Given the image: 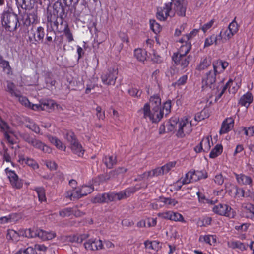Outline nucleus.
I'll return each instance as SVG.
<instances>
[{
  "label": "nucleus",
  "instance_id": "nucleus-13",
  "mask_svg": "<svg viewBox=\"0 0 254 254\" xmlns=\"http://www.w3.org/2000/svg\"><path fill=\"white\" fill-rule=\"evenodd\" d=\"M234 121L232 118H226L222 123L219 131L220 134H224L229 132L234 127Z\"/></svg>",
  "mask_w": 254,
  "mask_h": 254
},
{
  "label": "nucleus",
  "instance_id": "nucleus-22",
  "mask_svg": "<svg viewBox=\"0 0 254 254\" xmlns=\"http://www.w3.org/2000/svg\"><path fill=\"white\" fill-rule=\"evenodd\" d=\"M211 64V58L210 57H203L199 64L197 66L196 69L201 71L206 69Z\"/></svg>",
  "mask_w": 254,
  "mask_h": 254
},
{
  "label": "nucleus",
  "instance_id": "nucleus-2",
  "mask_svg": "<svg viewBox=\"0 0 254 254\" xmlns=\"http://www.w3.org/2000/svg\"><path fill=\"white\" fill-rule=\"evenodd\" d=\"M18 19L17 15L14 13L4 12L2 15V24L5 29L9 31L17 28Z\"/></svg>",
  "mask_w": 254,
  "mask_h": 254
},
{
  "label": "nucleus",
  "instance_id": "nucleus-62",
  "mask_svg": "<svg viewBox=\"0 0 254 254\" xmlns=\"http://www.w3.org/2000/svg\"><path fill=\"white\" fill-rule=\"evenodd\" d=\"M20 137L29 144H31L34 138L27 133H23L20 135Z\"/></svg>",
  "mask_w": 254,
  "mask_h": 254
},
{
  "label": "nucleus",
  "instance_id": "nucleus-12",
  "mask_svg": "<svg viewBox=\"0 0 254 254\" xmlns=\"http://www.w3.org/2000/svg\"><path fill=\"white\" fill-rule=\"evenodd\" d=\"M234 175L236 179L237 183L240 185H245L251 186L253 184V180L252 178L244 174L234 173Z\"/></svg>",
  "mask_w": 254,
  "mask_h": 254
},
{
  "label": "nucleus",
  "instance_id": "nucleus-53",
  "mask_svg": "<svg viewBox=\"0 0 254 254\" xmlns=\"http://www.w3.org/2000/svg\"><path fill=\"white\" fill-rule=\"evenodd\" d=\"M64 33L65 35L67 38L68 41L69 42H72L73 40V37L72 36V34L71 33L68 25L66 24L64 29Z\"/></svg>",
  "mask_w": 254,
  "mask_h": 254
},
{
  "label": "nucleus",
  "instance_id": "nucleus-26",
  "mask_svg": "<svg viewBox=\"0 0 254 254\" xmlns=\"http://www.w3.org/2000/svg\"><path fill=\"white\" fill-rule=\"evenodd\" d=\"M45 36L44 29L41 26L38 27L33 33V38L35 42H42Z\"/></svg>",
  "mask_w": 254,
  "mask_h": 254
},
{
  "label": "nucleus",
  "instance_id": "nucleus-3",
  "mask_svg": "<svg viewBox=\"0 0 254 254\" xmlns=\"http://www.w3.org/2000/svg\"><path fill=\"white\" fill-rule=\"evenodd\" d=\"M207 177V173L205 170H190L186 174L185 177L182 182L183 184H187L190 182L197 181L200 179H206Z\"/></svg>",
  "mask_w": 254,
  "mask_h": 254
},
{
  "label": "nucleus",
  "instance_id": "nucleus-51",
  "mask_svg": "<svg viewBox=\"0 0 254 254\" xmlns=\"http://www.w3.org/2000/svg\"><path fill=\"white\" fill-rule=\"evenodd\" d=\"M65 138L70 143H74L77 141L74 133L71 131H68L65 134Z\"/></svg>",
  "mask_w": 254,
  "mask_h": 254
},
{
  "label": "nucleus",
  "instance_id": "nucleus-33",
  "mask_svg": "<svg viewBox=\"0 0 254 254\" xmlns=\"http://www.w3.org/2000/svg\"><path fill=\"white\" fill-rule=\"evenodd\" d=\"M50 141L58 149L62 150H65L66 146L57 137L50 136Z\"/></svg>",
  "mask_w": 254,
  "mask_h": 254
},
{
  "label": "nucleus",
  "instance_id": "nucleus-7",
  "mask_svg": "<svg viewBox=\"0 0 254 254\" xmlns=\"http://www.w3.org/2000/svg\"><path fill=\"white\" fill-rule=\"evenodd\" d=\"M172 2L166 3L163 7L157 8V17L161 21H165L168 16H174V13L172 11Z\"/></svg>",
  "mask_w": 254,
  "mask_h": 254
},
{
  "label": "nucleus",
  "instance_id": "nucleus-61",
  "mask_svg": "<svg viewBox=\"0 0 254 254\" xmlns=\"http://www.w3.org/2000/svg\"><path fill=\"white\" fill-rule=\"evenodd\" d=\"M172 211H168L158 213L157 215L159 217L163 219L170 220L171 219Z\"/></svg>",
  "mask_w": 254,
  "mask_h": 254
},
{
  "label": "nucleus",
  "instance_id": "nucleus-31",
  "mask_svg": "<svg viewBox=\"0 0 254 254\" xmlns=\"http://www.w3.org/2000/svg\"><path fill=\"white\" fill-rule=\"evenodd\" d=\"M134 56L139 61L143 62L147 57L146 52L142 49H136L134 50Z\"/></svg>",
  "mask_w": 254,
  "mask_h": 254
},
{
  "label": "nucleus",
  "instance_id": "nucleus-16",
  "mask_svg": "<svg viewBox=\"0 0 254 254\" xmlns=\"http://www.w3.org/2000/svg\"><path fill=\"white\" fill-rule=\"evenodd\" d=\"M146 249L150 253H155L160 248V242L158 241L147 240L144 242Z\"/></svg>",
  "mask_w": 254,
  "mask_h": 254
},
{
  "label": "nucleus",
  "instance_id": "nucleus-6",
  "mask_svg": "<svg viewBox=\"0 0 254 254\" xmlns=\"http://www.w3.org/2000/svg\"><path fill=\"white\" fill-rule=\"evenodd\" d=\"M147 187V186L144 185V184H136L134 186H132L127 188L125 190L118 193H115L117 200H121L122 199H126L129 197L131 194H133L141 188H146Z\"/></svg>",
  "mask_w": 254,
  "mask_h": 254
},
{
  "label": "nucleus",
  "instance_id": "nucleus-42",
  "mask_svg": "<svg viewBox=\"0 0 254 254\" xmlns=\"http://www.w3.org/2000/svg\"><path fill=\"white\" fill-rule=\"evenodd\" d=\"M150 25L151 29L155 34L160 32L161 27L155 20H150Z\"/></svg>",
  "mask_w": 254,
  "mask_h": 254
},
{
  "label": "nucleus",
  "instance_id": "nucleus-45",
  "mask_svg": "<svg viewBox=\"0 0 254 254\" xmlns=\"http://www.w3.org/2000/svg\"><path fill=\"white\" fill-rule=\"evenodd\" d=\"M225 186L226 191L229 195L233 196L237 186L230 183H226L225 184Z\"/></svg>",
  "mask_w": 254,
  "mask_h": 254
},
{
  "label": "nucleus",
  "instance_id": "nucleus-47",
  "mask_svg": "<svg viewBox=\"0 0 254 254\" xmlns=\"http://www.w3.org/2000/svg\"><path fill=\"white\" fill-rule=\"evenodd\" d=\"M215 37V34H212L207 37L205 40L204 47H209L210 46L212 45L213 44H215L216 45V39Z\"/></svg>",
  "mask_w": 254,
  "mask_h": 254
},
{
  "label": "nucleus",
  "instance_id": "nucleus-63",
  "mask_svg": "<svg viewBox=\"0 0 254 254\" xmlns=\"http://www.w3.org/2000/svg\"><path fill=\"white\" fill-rule=\"evenodd\" d=\"M39 229H27V238H35L38 237V233Z\"/></svg>",
  "mask_w": 254,
  "mask_h": 254
},
{
  "label": "nucleus",
  "instance_id": "nucleus-46",
  "mask_svg": "<svg viewBox=\"0 0 254 254\" xmlns=\"http://www.w3.org/2000/svg\"><path fill=\"white\" fill-rule=\"evenodd\" d=\"M162 202L164 205H166L168 206H174L178 203L177 201L174 199L165 197H162Z\"/></svg>",
  "mask_w": 254,
  "mask_h": 254
},
{
  "label": "nucleus",
  "instance_id": "nucleus-32",
  "mask_svg": "<svg viewBox=\"0 0 254 254\" xmlns=\"http://www.w3.org/2000/svg\"><path fill=\"white\" fill-rule=\"evenodd\" d=\"M229 246L232 249H239L241 251L246 250L248 247V244L246 245L245 244L239 241H232L229 244Z\"/></svg>",
  "mask_w": 254,
  "mask_h": 254
},
{
  "label": "nucleus",
  "instance_id": "nucleus-64",
  "mask_svg": "<svg viewBox=\"0 0 254 254\" xmlns=\"http://www.w3.org/2000/svg\"><path fill=\"white\" fill-rule=\"evenodd\" d=\"M73 199H78L82 197L81 191L79 187L73 189Z\"/></svg>",
  "mask_w": 254,
  "mask_h": 254
},
{
  "label": "nucleus",
  "instance_id": "nucleus-27",
  "mask_svg": "<svg viewBox=\"0 0 254 254\" xmlns=\"http://www.w3.org/2000/svg\"><path fill=\"white\" fill-rule=\"evenodd\" d=\"M70 148L73 153L77 154L78 156H82L84 154V150L77 141L70 145Z\"/></svg>",
  "mask_w": 254,
  "mask_h": 254
},
{
  "label": "nucleus",
  "instance_id": "nucleus-39",
  "mask_svg": "<svg viewBox=\"0 0 254 254\" xmlns=\"http://www.w3.org/2000/svg\"><path fill=\"white\" fill-rule=\"evenodd\" d=\"M7 91L12 96H19V91L15 89V85L11 82H8L7 85Z\"/></svg>",
  "mask_w": 254,
  "mask_h": 254
},
{
  "label": "nucleus",
  "instance_id": "nucleus-14",
  "mask_svg": "<svg viewBox=\"0 0 254 254\" xmlns=\"http://www.w3.org/2000/svg\"><path fill=\"white\" fill-rule=\"evenodd\" d=\"M175 5V10L177 14L180 16H185L187 5V2L184 0H177Z\"/></svg>",
  "mask_w": 254,
  "mask_h": 254
},
{
  "label": "nucleus",
  "instance_id": "nucleus-24",
  "mask_svg": "<svg viewBox=\"0 0 254 254\" xmlns=\"http://www.w3.org/2000/svg\"><path fill=\"white\" fill-rule=\"evenodd\" d=\"M18 161L21 164H26L27 165L31 166L33 169H36L38 168V164L36 162L33 160V159L27 158H25L23 156H19V160Z\"/></svg>",
  "mask_w": 254,
  "mask_h": 254
},
{
  "label": "nucleus",
  "instance_id": "nucleus-17",
  "mask_svg": "<svg viewBox=\"0 0 254 254\" xmlns=\"http://www.w3.org/2000/svg\"><path fill=\"white\" fill-rule=\"evenodd\" d=\"M127 169L122 167H118L117 169L111 171L107 174L105 177V180H109L116 178L119 175L123 174L127 171Z\"/></svg>",
  "mask_w": 254,
  "mask_h": 254
},
{
  "label": "nucleus",
  "instance_id": "nucleus-52",
  "mask_svg": "<svg viewBox=\"0 0 254 254\" xmlns=\"http://www.w3.org/2000/svg\"><path fill=\"white\" fill-rule=\"evenodd\" d=\"M215 37L216 38V45H217L221 43H225L227 41V40L225 39L223 30H221L218 35H215Z\"/></svg>",
  "mask_w": 254,
  "mask_h": 254
},
{
  "label": "nucleus",
  "instance_id": "nucleus-56",
  "mask_svg": "<svg viewBox=\"0 0 254 254\" xmlns=\"http://www.w3.org/2000/svg\"><path fill=\"white\" fill-rule=\"evenodd\" d=\"M171 220L175 221H184V218L183 216L178 213L172 211Z\"/></svg>",
  "mask_w": 254,
  "mask_h": 254
},
{
  "label": "nucleus",
  "instance_id": "nucleus-54",
  "mask_svg": "<svg viewBox=\"0 0 254 254\" xmlns=\"http://www.w3.org/2000/svg\"><path fill=\"white\" fill-rule=\"evenodd\" d=\"M233 83V81L232 79H229V81L227 82V83L223 87H221V89H220L221 91H223V92L224 93L226 90L229 88L228 90L230 93H235V90L234 89L233 91H232V90L230 89V87L231 85H232Z\"/></svg>",
  "mask_w": 254,
  "mask_h": 254
},
{
  "label": "nucleus",
  "instance_id": "nucleus-37",
  "mask_svg": "<svg viewBox=\"0 0 254 254\" xmlns=\"http://www.w3.org/2000/svg\"><path fill=\"white\" fill-rule=\"evenodd\" d=\"M186 44L185 45H183L180 48L178 53L179 55L184 56L187 55V54L189 53V52L191 49V45L190 44V42H185Z\"/></svg>",
  "mask_w": 254,
  "mask_h": 254
},
{
  "label": "nucleus",
  "instance_id": "nucleus-35",
  "mask_svg": "<svg viewBox=\"0 0 254 254\" xmlns=\"http://www.w3.org/2000/svg\"><path fill=\"white\" fill-rule=\"evenodd\" d=\"M51 102L47 101L44 103H42L39 104H33L31 108L34 110H45L49 108L50 104L53 105V103Z\"/></svg>",
  "mask_w": 254,
  "mask_h": 254
},
{
  "label": "nucleus",
  "instance_id": "nucleus-20",
  "mask_svg": "<svg viewBox=\"0 0 254 254\" xmlns=\"http://www.w3.org/2000/svg\"><path fill=\"white\" fill-rule=\"evenodd\" d=\"M212 64L214 70L218 73L223 72L228 66V63L222 60L214 62Z\"/></svg>",
  "mask_w": 254,
  "mask_h": 254
},
{
  "label": "nucleus",
  "instance_id": "nucleus-43",
  "mask_svg": "<svg viewBox=\"0 0 254 254\" xmlns=\"http://www.w3.org/2000/svg\"><path fill=\"white\" fill-rule=\"evenodd\" d=\"M80 189L82 193V197L91 193L94 190V188L91 186H83Z\"/></svg>",
  "mask_w": 254,
  "mask_h": 254
},
{
  "label": "nucleus",
  "instance_id": "nucleus-30",
  "mask_svg": "<svg viewBox=\"0 0 254 254\" xmlns=\"http://www.w3.org/2000/svg\"><path fill=\"white\" fill-rule=\"evenodd\" d=\"M149 104L152 108H161V101L160 96L157 94L151 96Z\"/></svg>",
  "mask_w": 254,
  "mask_h": 254
},
{
  "label": "nucleus",
  "instance_id": "nucleus-58",
  "mask_svg": "<svg viewBox=\"0 0 254 254\" xmlns=\"http://www.w3.org/2000/svg\"><path fill=\"white\" fill-rule=\"evenodd\" d=\"M128 92L130 96L137 98L140 97L142 93L141 91L134 88L129 89Z\"/></svg>",
  "mask_w": 254,
  "mask_h": 254
},
{
  "label": "nucleus",
  "instance_id": "nucleus-8",
  "mask_svg": "<svg viewBox=\"0 0 254 254\" xmlns=\"http://www.w3.org/2000/svg\"><path fill=\"white\" fill-rule=\"evenodd\" d=\"M172 58L175 64L183 69L188 66L192 59V56L190 55L181 56L179 55L178 53H174Z\"/></svg>",
  "mask_w": 254,
  "mask_h": 254
},
{
  "label": "nucleus",
  "instance_id": "nucleus-15",
  "mask_svg": "<svg viewBox=\"0 0 254 254\" xmlns=\"http://www.w3.org/2000/svg\"><path fill=\"white\" fill-rule=\"evenodd\" d=\"M140 115H142V118L151 122L152 110H150V105L148 103L145 104L143 107L138 111Z\"/></svg>",
  "mask_w": 254,
  "mask_h": 254
},
{
  "label": "nucleus",
  "instance_id": "nucleus-25",
  "mask_svg": "<svg viewBox=\"0 0 254 254\" xmlns=\"http://www.w3.org/2000/svg\"><path fill=\"white\" fill-rule=\"evenodd\" d=\"M25 126L35 133L37 134L40 133V129L39 126L28 118L25 119Z\"/></svg>",
  "mask_w": 254,
  "mask_h": 254
},
{
  "label": "nucleus",
  "instance_id": "nucleus-34",
  "mask_svg": "<svg viewBox=\"0 0 254 254\" xmlns=\"http://www.w3.org/2000/svg\"><path fill=\"white\" fill-rule=\"evenodd\" d=\"M87 234H83L81 235H75L70 237L69 241L71 242H76L78 243H82L84 240L87 239L89 237Z\"/></svg>",
  "mask_w": 254,
  "mask_h": 254
},
{
  "label": "nucleus",
  "instance_id": "nucleus-10",
  "mask_svg": "<svg viewBox=\"0 0 254 254\" xmlns=\"http://www.w3.org/2000/svg\"><path fill=\"white\" fill-rule=\"evenodd\" d=\"M84 246L86 250L91 251H98L103 248L102 241L96 238L88 240L84 243Z\"/></svg>",
  "mask_w": 254,
  "mask_h": 254
},
{
  "label": "nucleus",
  "instance_id": "nucleus-21",
  "mask_svg": "<svg viewBox=\"0 0 254 254\" xmlns=\"http://www.w3.org/2000/svg\"><path fill=\"white\" fill-rule=\"evenodd\" d=\"M30 144L36 148L41 150L44 152L50 153L51 151V149L50 147L45 145L41 141L35 138H34Z\"/></svg>",
  "mask_w": 254,
  "mask_h": 254
},
{
  "label": "nucleus",
  "instance_id": "nucleus-49",
  "mask_svg": "<svg viewBox=\"0 0 254 254\" xmlns=\"http://www.w3.org/2000/svg\"><path fill=\"white\" fill-rule=\"evenodd\" d=\"M73 213V209L71 208H66L60 211L59 212V215L63 217H69Z\"/></svg>",
  "mask_w": 254,
  "mask_h": 254
},
{
  "label": "nucleus",
  "instance_id": "nucleus-18",
  "mask_svg": "<svg viewBox=\"0 0 254 254\" xmlns=\"http://www.w3.org/2000/svg\"><path fill=\"white\" fill-rule=\"evenodd\" d=\"M164 174L163 170L161 167H158L152 170L145 172L141 174L142 178L157 177Z\"/></svg>",
  "mask_w": 254,
  "mask_h": 254
},
{
  "label": "nucleus",
  "instance_id": "nucleus-57",
  "mask_svg": "<svg viewBox=\"0 0 254 254\" xmlns=\"http://www.w3.org/2000/svg\"><path fill=\"white\" fill-rule=\"evenodd\" d=\"M176 165V162H170L166 165L161 167L163 170L164 174L168 173L172 168L174 167Z\"/></svg>",
  "mask_w": 254,
  "mask_h": 254
},
{
  "label": "nucleus",
  "instance_id": "nucleus-60",
  "mask_svg": "<svg viewBox=\"0 0 254 254\" xmlns=\"http://www.w3.org/2000/svg\"><path fill=\"white\" fill-rule=\"evenodd\" d=\"M233 196H234L235 197H244L245 190L243 189L239 188L237 186Z\"/></svg>",
  "mask_w": 254,
  "mask_h": 254
},
{
  "label": "nucleus",
  "instance_id": "nucleus-9",
  "mask_svg": "<svg viewBox=\"0 0 254 254\" xmlns=\"http://www.w3.org/2000/svg\"><path fill=\"white\" fill-rule=\"evenodd\" d=\"M213 212L220 215L233 217L234 212L232 208L226 204L219 203L213 207Z\"/></svg>",
  "mask_w": 254,
  "mask_h": 254
},
{
  "label": "nucleus",
  "instance_id": "nucleus-29",
  "mask_svg": "<svg viewBox=\"0 0 254 254\" xmlns=\"http://www.w3.org/2000/svg\"><path fill=\"white\" fill-rule=\"evenodd\" d=\"M103 161L106 167L109 169L112 168L117 163L116 157L113 156H105Z\"/></svg>",
  "mask_w": 254,
  "mask_h": 254
},
{
  "label": "nucleus",
  "instance_id": "nucleus-28",
  "mask_svg": "<svg viewBox=\"0 0 254 254\" xmlns=\"http://www.w3.org/2000/svg\"><path fill=\"white\" fill-rule=\"evenodd\" d=\"M253 101V97L250 93H247L241 97L239 100V104L245 107H248Z\"/></svg>",
  "mask_w": 254,
  "mask_h": 254
},
{
  "label": "nucleus",
  "instance_id": "nucleus-19",
  "mask_svg": "<svg viewBox=\"0 0 254 254\" xmlns=\"http://www.w3.org/2000/svg\"><path fill=\"white\" fill-rule=\"evenodd\" d=\"M164 114L161 108H152L151 122L153 123L159 122L162 118Z\"/></svg>",
  "mask_w": 254,
  "mask_h": 254
},
{
  "label": "nucleus",
  "instance_id": "nucleus-50",
  "mask_svg": "<svg viewBox=\"0 0 254 254\" xmlns=\"http://www.w3.org/2000/svg\"><path fill=\"white\" fill-rule=\"evenodd\" d=\"M37 19V15L36 11H33L32 12L28 14L26 21H29V23H34Z\"/></svg>",
  "mask_w": 254,
  "mask_h": 254
},
{
  "label": "nucleus",
  "instance_id": "nucleus-5",
  "mask_svg": "<svg viewBox=\"0 0 254 254\" xmlns=\"http://www.w3.org/2000/svg\"><path fill=\"white\" fill-rule=\"evenodd\" d=\"M218 73L210 70L206 73L205 76L202 79V88L205 90L209 88L212 90H215L216 87V74Z\"/></svg>",
  "mask_w": 254,
  "mask_h": 254
},
{
  "label": "nucleus",
  "instance_id": "nucleus-4",
  "mask_svg": "<svg viewBox=\"0 0 254 254\" xmlns=\"http://www.w3.org/2000/svg\"><path fill=\"white\" fill-rule=\"evenodd\" d=\"M118 69L116 67L110 68L107 72L102 75V83L106 85H114L118 77Z\"/></svg>",
  "mask_w": 254,
  "mask_h": 254
},
{
  "label": "nucleus",
  "instance_id": "nucleus-55",
  "mask_svg": "<svg viewBox=\"0 0 254 254\" xmlns=\"http://www.w3.org/2000/svg\"><path fill=\"white\" fill-rule=\"evenodd\" d=\"M215 22V20L214 19H212L208 22L203 25L201 27L200 29L203 31L204 33H205L212 27Z\"/></svg>",
  "mask_w": 254,
  "mask_h": 254
},
{
  "label": "nucleus",
  "instance_id": "nucleus-44",
  "mask_svg": "<svg viewBox=\"0 0 254 254\" xmlns=\"http://www.w3.org/2000/svg\"><path fill=\"white\" fill-rule=\"evenodd\" d=\"M200 145L203 146V151L208 152L211 147L210 139L208 137L204 138L200 142Z\"/></svg>",
  "mask_w": 254,
  "mask_h": 254
},
{
  "label": "nucleus",
  "instance_id": "nucleus-36",
  "mask_svg": "<svg viewBox=\"0 0 254 254\" xmlns=\"http://www.w3.org/2000/svg\"><path fill=\"white\" fill-rule=\"evenodd\" d=\"M223 151V146L221 144H217L215 147L211 150L209 157L211 158H215L220 154H221Z\"/></svg>",
  "mask_w": 254,
  "mask_h": 254
},
{
  "label": "nucleus",
  "instance_id": "nucleus-38",
  "mask_svg": "<svg viewBox=\"0 0 254 254\" xmlns=\"http://www.w3.org/2000/svg\"><path fill=\"white\" fill-rule=\"evenodd\" d=\"M6 238L8 240H11L13 242H17L19 240L18 232L13 229L8 230Z\"/></svg>",
  "mask_w": 254,
  "mask_h": 254
},
{
  "label": "nucleus",
  "instance_id": "nucleus-23",
  "mask_svg": "<svg viewBox=\"0 0 254 254\" xmlns=\"http://www.w3.org/2000/svg\"><path fill=\"white\" fill-rule=\"evenodd\" d=\"M100 195L101 196L102 203L117 201L116 194L114 192L104 193L100 194Z\"/></svg>",
  "mask_w": 254,
  "mask_h": 254
},
{
  "label": "nucleus",
  "instance_id": "nucleus-40",
  "mask_svg": "<svg viewBox=\"0 0 254 254\" xmlns=\"http://www.w3.org/2000/svg\"><path fill=\"white\" fill-rule=\"evenodd\" d=\"M34 190L37 193L39 201H45L46 199L44 189L43 187H36Z\"/></svg>",
  "mask_w": 254,
  "mask_h": 254
},
{
  "label": "nucleus",
  "instance_id": "nucleus-11",
  "mask_svg": "<svg viewBox=\"0 0 254 254\" xmlns=\"http://www.w3.org/2000/svg\"><path fill=\"white\" fill-rule=\"evenodd\" d=\"M5 172L12 187L16 189H20L22 187L23 184L21 181L18 179V177L15 172L9 170L8 168L5 169Z\"/></svg>",
  "mask_w": 254,
  "mask_h": 254
},
{
  "label": "nucleus",
  "instance_id": "nucleus-41",
  "mask_svg": "<svg viewBox=\"0 0 254 254\" xmlns=\"http://www.w3.org/2000/svg\"><path fill=\"white\" fill-rule=\"evenodd\" d=\"M198 30L197 29L193 30L189 34L184 36L183 37L179 40V42L181 43L188 42L190 39L195 36L198 33Z\"/></svg>",
  "mask_w": 254,
  "mask_h": 254
},
{
  "label": "nucleus",
  "instance_id": "nucleus-48",
  "mask_svg": "<svg viewBox=\"0 0 254 254\" xmlns=\"http://www.w3.org/2000/svg\"><path fill=\"white\" fill-rule=\"evenodd\" d=\"M228 28L235 34L238 31L239 26L236 21V18L229 24Z\"/></svg>",
  "mask_w": 254,
  "mask_h": 254
},
{
  "label": "nucleus",
  "instance_id": "nucleus-59",
  "mask_svg": "<svg viewBox=\"0 0 254 254\" xmlns=\"http://www.w3.org/2000/svg\"><path fill=\"white\" fill-rule=\"evenodd\" d=\"M151 208L153 209L157 210L164 206L163 202H162V197L157 200L155 202L150 204Z\"/></svg>",
  "mask_w": 254,
  "mask_h": 254
},
{
  "label": "nucleus",
  "instance_id": "nucleus-1",
  "mask_svg": "<svg viewBox=\"0 0 254 254\" xmlns=\"http://www.w3.org/2000/svg\"><path fill=\"white\" fill-rule=\"evenodd\" d=\"M170 124L177 131V136L180 138L189 134L192 129L191 121L189 118L183 117L178 121L171 120Z\"/></svg>",
  "mask_w": 254,
  "mask_h": 254
}]
</instances>
